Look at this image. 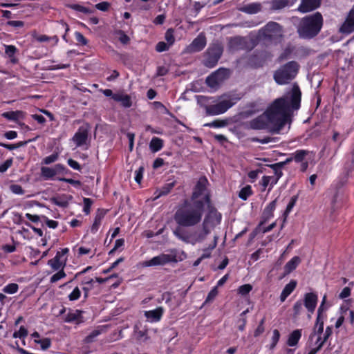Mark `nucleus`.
<instances>
[{
	"mask_svg": "<svg viewBox=\"0 0 354 354\" xmlns=\"http://www.w3.org/2000/svg\"><path fill=\"white\" fill-rule=\"evenodd\" d=\"M301 96L298 85L294 84L290 92L269 105L266 111L271 120V132L279 133L290 121L292 111L299 109L300 106Z\"/></svg>",
	"mask_w": 354,
	"mask_h": 354,
	"instance_id": "nucleus-1",
	"label": "nucleus"
},
{
	"mask_svg": "<svg viewBox=\"0 0 354 354\" xmlns=\"http://www.w3.org/2000/svg\"><path fill=\"white\" fill-rule=\"evenodd\" d=\"M203 212L204 207L201 205L185 203L176 211L174 219L180 225L184 227L194 226L201 221Z\"/></svg>",
	"mask_w": 354,
	"mask_h": 354,
	"instance_id": "nucleus-2",
	"label": "nucleus"
},
{
	"mask_svg": "<svg viewBox=\"0 0 354 354\" xmlns=\"http://www.w3.org/2000/svg\"><path fill=\"white\" fill-rule=\"evenodd\" d=\"M323 24L322 16L319 12L304 17L298 26V33L301 37L311 38L320 31Z\"/></svg>",
	"mask_w": 354,
	"mask_h": 354,
	"instance_id": "nucleus-3",
	"label": "nucleus"
},
{
	"mask_svg": "<svg viewBox=\"0 0 354 354\" xmlns=\"http://www.w3.org/2000/svg\"><path fill=\"white\" fill-rule=\"evenodd\" d=\"M298 70L296 62H289L274 71L273 78L278 84H286L296 77Z\"/></svg>",
	"mask_w": 354,
	"mask_h": 354,
	"instance_id": "nucleus-4",
	"label": "nucleus"
},
{
	"mask_svg": "<svg viewBox=\"0 0 354 354\" xmlns=\"http://www.w3.org/2000/svg\"><path fill=\"white\" fill-rule=\"evenodd\" d=\"M221 221V215L216 212H211L205 218L201 230L195 232L192 237V243L203 241L209 234L212 229L218 224Z\"/></svg>",
	"mask_w": 354,
	"mask_h": 354,
	"instance_id": "nucleus-5",
	"label": "nucleus"
},
{
	"mask_svg": "<svg viewBox=\"0 0 354 354\" xmlns=\"http://www.w3.org/2000/svg\"><path fill=\"white\" fill-rule=\"evenodd\" d=\"M208 185V180L205 177H201L198 179L192 196L193 203L201 205L203 207L205 205H209L210 200Z\"/></svg>",
	"mask_w": 354,
	"mask_h": 354,
	"instance_id": "nucleus-6",
	"label": "nucleus"
},
{
	"mask_svg": "<svg viewBox=\"0 0 354 354\" xmlns=\"http://www.w3.org/2000/svg\"><path fill=\"white\" fill-rule=\"evenodd\" d=\"M182 256H185L183 252H182L180 255H178L176 250H171L168 254H160V255L154 257L149 261H144L142 263V266L143 267H150L163 266L171 262L176 263L183 259Z\"/></svg>",
	"mask_w": 354,
	"mask_h": 354,
	"instance_id": "nucleus-7",
	"label": "nucleus"
},
{
	"mask_svg": "<svg viewBox=\"0 0 354 354\" xmlns=\"http://www.w3.org/2000/svg\"><path fill=\"white\" fill-rule=\"evenodd\" d=\"M282 33L281 26L276 22L270 21L259 30V37L270 41H277L282 37Z\"/></svg>",
	"mask_w": 354,
	"mask_h": 354,
	"instance_id": "nucleus-8",
	"label": "nucleus"
},
{
	"mask_svg": "<svg viewBox=\"0 0 354 354\" xmlns=\"http://www.w3.org/2000/svg\"><path fill=\"white\" fill-rule=\"evenodd\" d=\"M223 53V48L219 44L210 46L205 53V65L212 68L214 66L220 59Z\"/></svg>",
	"mask_w": 354,
	"mask_h": 354,
	"instance_id": "nucleus-9",
	"label": "nucleus"
},
{
	"mask_svg": "<svg viewBox=\"0 0 354 354\" xmlns=\"http://www.w3.org/2000/svg\"><path fill=\"white\" fill-rule=\"evenodd\" d=\"M246 128L259 130L269 128L271 131V120L267 112L250 120L246 124Z\"/></svg>",
	"mask_w": 354,
	"mask_h": 354,
	"instance_id": "nucleus-10",
	"label": "nucleus"
},
{
	"mask_svg": "<svg viewBox=\"0 0 354 354\" xmlns=\"http://www.w3.org/2000/svg\"><path fill=\"white\" fill-rule=\"evenodd\" d=\"M230 75V72L228 69L220 68L207 77L206 83L212 88L216 87L228 78Z\"/></svg>",
	"mask_w": 354,
	"mask_h": 354,
	"instance_id": "nucleus-11",
	"label": "nucleus"
},
{
	"mask_svg": "<svg viewBox=\"0 0 354 354\" xmlns=\"http://www.w3.org/2000/svg\"><path fill=\"white\" fill-rule=\"evenodd\" d=\"M234 103L229 98H225L221 100L218 103L207 106L205 107L206 112L208 115H219L225 112L230 109Z\"/></svg>",
	"mask_w": 354,
	"mask_h": 354,
	"instance_id": "nucleus-12",
	"label": "nucleus"
},
{
	"mask_svg": "<svg viewBox=\"0 0 354 354\" xmlns=\"http://www.w3.org/2000/svg\"><path fill=\"white\" fill-rule=\"evenodd\" d=\"M206 46V37L203 33L199 34L185 49L186 53H194L202 50Z\"/></svg>",
	"mask_w": 354,
	"mask_h": 354,
	"instance_id": "nucleus-13",
	"label": "nucleus"
},
{
	"mask_svg": "<svg viewBox=\"0 0 354 354\" xmlns=\"http://www.w3.org/2000/svg\"><path fill=\"white\" fill-rule=\"evenodd\" d=\"M88 136V127L87 126L80 127L78 131L73 137V141L77 147H80L86 144Z\"/></svg>",
	"mask_w": 354,
	"mask_h": 354,
	"instance_id": "nucleus-14",
	"label": "nucleus"
},
{
	"mask_svg": "<svg viewBox=\"0 0 354 354\" xmlns=\"http://www.w3.org/2000/svg\"><path fill=\"white\" fill-rule=\"evenodd\" d=\"M317 303V296L313 292L306 293L304 295V304L309 314L308 315V319L311 318V314L313 313Z\"/></svg>",
	"mask_w": 354,
	"mask_h": 354,
	"instance_id": "nucleus-15",
	"label": "nucleus"
},
{
	"mask_svg": "<svg viewBox=\"0 0 354 354\" xmlns=\"http://www.w3.org/2000/svg\"><path fill=\"white\" fill-rule=\"evenodd\" d=\"M339 31L344 34H350L354 31V8L349 12Z\"/></svg>",
	"mask_w": 354,
	"mask_h": 354,
	"instance_id": "nucleus-16",
	"label": "nucleus"
},
{
	"mask_svg": "<svg viewBox=\"0 0 354 354\" xmlns=\"http://www.w3.org/2000/svg\"><path fill=\"white\" fill-rule=\"evenodd\" d=\"M64 167L61 165H56L53 167H42L41 168V176L46 178H51L57 174L62 172Z\"/></svg>",
	"mask_w": 354,
	"mask_h": 354,
	"instance_id": "nucleus-17",
	"label": "nucleus"
},
{
	"mask_svg": "<svg viewBox=\"0 0 354 354\" xmlns=\"http://www.w3.org/2000/svg\"><path fill=\"white\" fill-rule=\"evenodd\" d=\"M319 5L320 0H302L298 10L301 12H308L317 8Z\"/></svg>",
	"mask_w": 354,
	"mask_h": 354,
	"instance_id": "nucleus-18",
	"label": "nucleus"
},
{
	"mask_svg": "<svg viewBox=\"0 0 354 354\" xmlns=\"http://www.w3.org/2000/svg\"><path fill=\"white\" fill-rule=\"evenodd\" d=\"M324 310V305L322 304L317 310V317L313 329V335H320L324 331V319L322 317Z\"/></svg>",
	"mask_w": 354,
	"mask_h": 354,
	"instance_id": "nucleus-19",
	"label": "nucleus"
},
{
	"mask_svg": "<svg viewBox=\"0 0 354 354\" xmlns=\"http://www.w3.org/2000/svg\"><path fill=\"white\" fill-rule=\"evenodd\" d=\"M113 99L116 102H120L121 104L125 108H129L132 105L131 97L124 92H118L114 93L113 95Z\"/></svg>",
	"mask_w": 354,
	"mask_h": 354,
	"instance_id": "nucleus-20",
	"label": "nucleus"
},
{
	"mask_svg": "<svg viewBox=\"0 0 354 354\" xmlns=\"http://www.w3.org/2000/svg\"><path fill=\"white\" fill-rule=\"evenodd\" d=\"M66 259H62L60 258V254H56L55 257L50 259L48 264L54 270H58L59 269L63 270L66 266Z\"/></svg>",
	"mask_w": 354,
	"mask_h": 354,
	"instance_id": "nucleus-21",
	"label": "nucleus"
},
{
	"mask_svg": "<svg viewBox=\"0 0 354 354\" xmlns=\"http://www.w3.org/2000/svg\"><path fill=\"white\" fill-rule=\"evenodd\" d=\"M301 263V259L295 256L292 257L289 261H288L283 267L284 273L283 277L289 274L293 270H295L298 265Z\"/></svg>",
	"mask_w": 354,
	"mask_h": 354,
	"instance_id": "nucleus-22",
	"label": "nucleus"
},
{
	"mask_svg": "<svg viewBox=\"0 0 354 354\" xmlns=\"http://www.w3.org/2000/svg\"><path fill=\"white\" fill-rule=\"evenodd\" d=\"M297 286V281L291 280L288 284L286 285L280 295V300L283 302L293 292Z\"/></svg>",
	"mask_w": 354,
	"mask_h": 354,
	"instance_id": "nucleus-23",
	"label": "nucleus"
},
{
	"mask_svg": "<svg viewBox=\"0 0 354 354\" xmlns=\"http://www.w3.org/2000/svg\"><path fill=\"white\" fill-rule=\"evenodd\" d=\"M106 213V211L104 210V209H99L97 212L94 222H93V223L91 226V232L93 233H95L98 230L99 227L101 224V221L104 218Z\"/></svg>",
	"mask_w": 354,
	"mask_h": 354,
	"instance_id": "nucleus-24",
	"label": "nucleus"
},
{
	"mask_svg": "<svg viewBox=\"0 0 354 354\" xmlns=\"http://www.w3.org/2000/svg\"><path fill=\"white\" fill-rule=\"evenodd\" d=\"M145 315L151 322H158L162 315V309L158 308L153 310L146 311Z\"/></svg>",
	"mask_w": 354,
	"mask_h": 354,
	"instance_id": "nucleus-25",
	"label": "nucleus"
},
{
	"mask_svg": "<svg viewBox=\"0 0 354 354\" xmlns=\"http://www.w3.org/2000/svg\"><path fill=\"white\" fill-rule=\"evenodd\" d=\"M32 35L34 39L39 42H47L53 41L54 42V45H56L59 41L57 36L48 37L45 35H39L36 32H32Z\"/></svg>",
	"mask_w": 354,
	"mask_h": 354,
	"instance_id": "nucleus-26",
	"label": "nucleus"
},
{
	"mask_svg": "<svg viewBox=\"0 0 354 354\" xmlns=\"http://www.w3.org/2000/svg\"><path fill=\"white\" fill-rule=\"evenodd\" d=\"M301 336V330H293L289 335L287 344L290 346H295L297 344L299 339Z\"/></svg>",
	"mask_w": 354,
	"mask_h": 354,
	"instance_id": "nucleus-27",
	"label": "nucleus"
},
{
	"mask_svg": "<svg viewBox=\"0 0 354 354\" xmlns=\"http://www.w3.org/2000/svg\"><path fill=\"white\" fill-rule=\"evenodd\" d=\"M2 116L9 120L17 121L24 117V113L21 111H9L2 113Z\"/></svg>",
	"mask_w": 354,
	"mask_h": 354,
	"instance_id": "nucleus-28",
	"label": "nucleus"
},
{
	"mask_svg": "<svg viewBox=\"0 0 354 354\" xmlns=\"http://www.w3.org/2000/svg\"><path fill=\"white\" fill-rule=\"evenodd\" d=\"M72 198V196H64L59 197H53L50 199L51 202L57 206L66 207L68 205V201Z\"/></svg>",
	"mask_w": 354,
	"mask_h": 354,
	"instance_id": "nucleus-29",
	"label": "nucleus"
},
{
	"mask_svg": "<svg viewBox=\"0 0 354 354\" xmlns=\"http://www.w3.org/2000/svg\"><path fill=\"white\" fill-rule=\"evenodd\" d=\"M322 333H323V332L320 335L317 334V335H313V333L312 335H310V338L313 339L314 337H316V343L320 342V343H322V344L324 345L325 342L328 339V338L332 333L331 328L327 327L326 328V330H325V333H324V335L323 337H322Z\"/></svg>",
	"mask_w": 354,
	"mask_h": 354,
	"instance_id": "nucleus-30",
	"label": "nucleus"
},
{
	"mask_svg": "<svg viewBox=\"0 0 354 354\" xmlns=\"http://www.w3.org/2000/svg\"><path fill=\"white\" fill-rule=\"evenodd\" d=\"M163 140L159 138L154 137L151 139L149 148L152 152H157L162 149Z\"/></svg>",
	"mask_w": 354,
	"mask_h": 354,
	"instance_id": "nucleus-31",
	"label": "nucleus"
},
{
	"mask_svg": "<svg viewBox=\"0 0 354 354\" xmlns=\"http://www.w3.org/2000/svg\"><path fill=\"white\" fill-rule=\"evenodd\" d=\"M82 312L80 310H76L70 311L65 317V322H72L75 321H79L81 317Z\"/></svg>",
	"mask_w": 354,
	"mask_h": 354,
	"instance_id": "nucleus-32",
	"label": "nucleus"
},
{
	"mask_svg": "<svg viewBox=\"0 0 354 354\" xmlns=\"http://www.w3.org/2000/svg\"><path fill=\"white\" fill-rule=\"evenodd\" d=\"M261 10V5L259 3L249 4L243 8V10L249 14H254Z\"/></svg>",
	"mask_w": 354,
	"mask_h": 354,
	"instance_id": "nucleus-33",
	"label": "nucleus"
},
{
	"mask_svg": "<svg viewBox=\"0 0 354 354\" xmlns=\"http://www.w3.org/2000/svg\"><path fill=\"white\" fill-rule=\"evenodd\" d=\"M176 185V181H172V182H170V183H168L167 184H165L160 190H159V193L158 194V196H156V198H158L161 196H163V195H167L168 194L171 190L173 189V187L175 186Z\"/></svg>",
	"mask_w": 354,
	"mask_h": 354,
	"instance_id": "nucleus-34",
	"label": "nucleus"
},
{
	"mask_svg": "<svg viewBox=\"0 0 354 354\" xmlns=\"http://www.w3.org/2000/svg\"><path fill=\"white\" fill-rule=\"evenodd\" d=\"M270 167L274 169V174L276 175V178L273 177V180L271 182V186L272 187L274 185L277 183L279 179L282 176V172L280 170V167H281V165H279V163H278V164L272 165Z\"/></svg>",
	"mask_w": 354,
	"mask_h": 354,
	"instance_id": "nucleus-35",
	"label": "nucleus"
},
{
	"mask_svg": "<svg viewBox=\"0 0 354 354\" xmlns=\"http://www.w3.org/2000/svg\"><path fill=\"white\" fill-rule=\"evenodd\" d=\"M289 0H273L272 1V8L274 10H279L286 7L288 4Z\"/></svg>",
	"mask_w": 354,
	"mask_h": 354,
	"instance_id": "nucleus-36",
	"label": "nucleus"
},
{
	"mask_svg": "<svg viewBox=\"0 0 354 354\" xmlns=\"http://www.w3.org/2000/svg\"><path fill=\"white\" fill-rule=\"evenodd\" d=\"M277 200L272 201L264 210L265 216L268 218L273 215V211L276 207Z\"/></svg>",
	"mask_w": 354,
	"mask_h": 354,
	"instance_id": "nucleus-37",
	"label": "nucleus"
},
{
	"mask_svg": "<svg viewBox=\"0 0 354 354\" xmlns=\"http://www.w3.org/2000/svg\"><path fill=\"white\" fill-rule=\"evenodd\" d=\"M252 189L250 185H247L242 188L239 194V196L245 201L248 196H250L252 194Z\"/></svg>",
	"mask_w": 354,
	"mask_h": 354,
	"instance_id": "nucleus-38",
	"label": "nucleus"
},
{
	"mask_svg": "<svg viewBox=\"0 0 354 354\" xmlns=\"http://www.w3.org/2000/svg\"><path fill=\"white\" fill-rule=\"evenodd\" d=\"M216 243H217L216 238V236H214L211 240V242H210V244H209L208 248L205 250V252L202 254L201 258H202V259H203L205 258L209 257L210 256L209 250L214 249L216 247Z\"/></svg>",
	"mask_w": 354,
	"mask_h": 354,
	"instance_id": "nucleus-39",
	"label": "nucleus"
},
{
	"mask_svg": "<svg viewBox=\"0 0 354 354\" xmlns=\"http://www.w3.org/2000/svg\"><path fill=\"white\" fill-rule=\"evenodd\" d=\"M308 154V151L305 150H299L294 153L293 159L296 162H301L304 160L305 156Z\"/></svg>",
	"mask_w": 354,
	"mask_h": 354,
	"instance_id": "nucleus-40",
	"label": "nucleus"
},
{
	"mask_svg": "<svg viewBox=\"0 0 354 354\" xmlns=\"http://www.w3.org/2000/svg\"><path fill=\"white\" fill-rule=\"evenodd\" d=\"M297 199V196H293L291 198L290 201L289 202V203L287 205L286 209L284 212V216H285L284 220H286L288 214L291 212L292 207L295 206Z\"/></svg>",
	"mask_w": 354,
	"mask_h": 354,
	"instance_id": "nucleus-41",
	"label": "nucleus"
},
{
	"mask_svg": "<svg viewBox=\"0 0 354 354\" xmlns=\"http://www.w3.org/2000/svg\"><path fill=\"white\" fill-rule=\"evenodd\" d=\"M18 288L17 283H10L4 287L3 292L8 294H13L18 290Z\"/></svg>",
	"mask_w": 354,
	"mask_h": 354,
	"instance_id": "nucleus-42",
	"label": "nucleus"
},
{
	"mask_svg": "<svg viewBox=\"0 0 354 354\" xmlns=\"http://www.w3.org/2000/svg\"><path fill=\"white\" fill-rule=\"evenodd\" d=\"M115 34L118 37L120 41L124 44H127L129 41V37L122 30L116 31Z\"/></svg>",
	"mask_w": 354,
	"mask_h": 354,
	"instance_id": "nucleus-43",
	"label": "nucleus"
},
{
	"mask_svg": "<svg viewBox=\"0 0 354 354\" xmlns=\"http://www.w3.org/2000/svg\"><path fill=\"white\" fill-rule=\"evenodd\" d=\"M252 289V287L250 284H244L239 288L238 292L241 295H245L248 294Z\"/></svg>",
	"mask_w": 354,
	"mask_h": 354,
	"instance_id": "nucleus-44",
	"label": "nucleus"
},
{
	"mask_svg": "<svg viewBox=\"0 0 354 354\" xmlns=\"http://www.w3.org/2000/svg\"><path fill=\"white\" fill-rule=\"evenodd\" d=\"M10 191L15 194L22 195L24 194V191L21 185L13 184L10 186Z\"/></svg>",
	"mask_w": 354,
	"mask_h": 354,
	"instance_id": "nucleus-45",
	"label": "nucleus"
},
{
	"mask_svg": "<svg viewBox=\"0 0 354 354\" xmlns=\"http://www.w3.org/2000/svg\"><path fill=\"white\" fill-rule=\"evenodd\" d=\"M165 38L169 46L174 44L175 38L173 34V30L171 29H169L167 30Z\"/></svg>",
	"mask_w": 354,
	"mask_h": 354,
	"instance_id": "nucleus-46",
	"label": "nucleus"
},
{
	"mask_svg": "<svg viewBox=\"0 0 354 354\" xmlns=\"http://www.w3.org/2000/svg\"><path fill=\"white\" fill-rule=\"evenodd\" d=\"M66 277V273L64 272L63 270H60L58 272L53 274L50 278V282L55 283L59 279L64 278Z\"/></svg>",
	"mask_w": 354,
	"mask_h": 354,
	"instance_id": "nucleus-47",
	"label": "nucleus"
},
{
	"mask_svg": "<svg viewBox=\"0 0 354 354\" xmlns=\"http://www.w3.org/2000/svg\"><path fill=\"white\" fill-rule=\"evenodd\" d=\"M27 335L28 330L24 326H21L19 330L18 331L15 332L13 334V337L15 338H22L26 337Z\"/></svg>",
	"mask_w": 354,
	"mask_h": 354,
	"instance_id": "nucleus-48",
	"label": "nucleus"
},
{
	"mask_svg": "<svg viewBox=\"0 0 354 354\" xmlns=\"http://www.w3.org/2000/svg\"><path fill=\"white\" fill-rule=\"evenodd\" d=\"M279 337H280V333H279V330L277 329H274L273 330V335H272V344L270 346V348L272 349L275 347V346L277 345V344L279 339Z\"/></svg>",
	"mask_w": 354,
	"mask_h": 354,
	"instance_id": "nucleus-49",
	"label": "nucleus"
},
{
	"mask_svg": "<svg viewBox=\"0 0 354 354\" xmlns=\"http://www.w3.org/2000/svg\"><path fill=\"white\" fill-rule=\"evenodd\" d=\"M5 48H6V50H5L6 54L9 57L12 58L17 51L16 47L12 45H6V46H5Z\"/></svg>",
	"mask_w": 354,
	"mask_h": 354,
	"instance_id": "nucleus-50",
	"label": "nucleus"
},
{
	"mask_svg": "<svg viewBox=\"0 0 354 354\" xmlns=\"http://www.w3.org/2000/svg\"><path fill=\"white\" fill-rule=\"evenodd\" d=\"M70 8H71L72 9H73L75 10L82 12L84 13H91V12L88 8L84 7L82 6L78 5V4L71 5Z\"/></svg>",
	"mask_w": 354,
	"mask_h": 354,
	"instance_id": "nucleus-51",
	"label": "nucleus"
},
{
	"mask_svg": "<svg viewBox=\"0 0 354 354\" xmlns=\"http://www.w3.org/2000/svg\"><path fill=\"white\" fill-rule=\"evenodd\" d=\"M272 180H273L272 176H265L262 178L261 181V185L263 187V191H264L266 189V188L267 187V186L269 184L271 185V182Z\"/></svg>",
	"mask_w": 354,
	"mask_h": 354,
	"instance_id": "nucleus-52",
	"label": "nucleus"
},
{
	"mask_svg": "<svg viewBox=\"0 0 354 354\" xmlns=\"http://www.w3.org/2000/svg\"><path fill=\"white\" fill-rule=\"evenodd\" d=\"M35 342L36 343H39L41 345V347L43 350H46L50 347V341L48 338L43 339L41 340L35 339Z\"/></svg>",
	"mask_w": 354,
	"mask_h": 354,
	"instance_id": "nucleus-53",
	"label": "nucleus"
},
{
	"mask_svg": "<svg viewBox=\"0 0 354 354\" xmlns=\"http://www.w3.org/2000/svg\"><path fill=\"white\" fill-rule=\"evenodd\" d=\"M12 164V159H8L3 163L0 165V172H5Z\"/></svg>",
	"mask_w": 354,
	"mask_h": 354,
	"instance_id": "nucleus-54",
	"label": "nucleus"
},
{
	"mask_svg": "<svg viewBox=\"0 0 354 354\" xmlns=\"http://www.w3.org/2000/svg\"><path fill=\"white\" fill-rule=\"evenodd\" d=\"M218 295V290L216 287H214L208 294L205 303L212 301Z\"/></svg>",
	"mask_w": 354,
	"mask_h": 354,
	"instance_id": "nucleus-55",
	"label": "nucleus"
},
{
	"mask_svg": "<svg viewBox=\"0 0 354 354\" xmlns=\"http://www.w3.org/2000/svg\"><path fill=\"white\" fill-rule=\"evenodd\" d=\"M170 46L168 44L165 43L164 41H160L157 44L156 46V50L158 52H163L167 50Z\"/></svg>",
	"mask_w": 354,
	"mask_h": 354,
	"instance_id": "nucleus-56",
	"label": "nucleus"
},
{
	"mask_svg": "<svg viewBox=\"0 0 354 354\" xmlns=\"http://www.w3.org/2000/svg\"><path fill=\"white\" fill-rule=\"evenodd\" d=\"M93 203V201L88 198H84V212L86 214H88L90 213V209H91V206Z\"/></svg>",
	"mask_w": 354,
	"mask_h": 354,
	"instance_id": "nucleus-57",
	"label": "nucleus"
},
{
	"mask_svg": "<svg viewBox=\"0 0 354 354\" xmlns=\"http://www.w3.org/2000/svg\"><path fill=\"white\" fill-rule=\"evenodd\" d=\"M101 331L99 330H95L91 332L88 336L86 337L85 341L87 343L93 342V339L100 334Z\"/></svg>",
	"mask_w": 354,
	"mask_h": 354,
	"instance_id": "nucleus-58",
	"label": "nucleus"
},
{
	"mask_svg": "<svg viewBox=\"0 0 354 354\" xmlns=\"http://www.w3.org/2000/svg\"><path fill=\"white\" fill-rule=\"evenodd\" d=\"M80 290L76 287L73 292L69 295L68 298L71 301L76 300L80 297Z\"/></svg>",
	"mask_w": 354,
	"mask_h": 354,
	"instance_id": "nucleus-59",
	"label": "nucleus"
},
{
	"mask_svg": "<svg viewBox=\"0 0 354 354\" xmlns=\"http://www.w3.org/2000/svg\"><path fill=\"white\" fill-rule=\"evenodd\" d=\"M58 158V155L57 153L55 154H52L49 156H47L46 157L44 160H43V162L46 165H49L52 162H54L55 161L57 160Z\"/></svg>",
	"mask_w": 354,
	"mask_h": 354,
	"instance_id": "nucleus-60",
	"label": "nucleus"
},
{
	"mask_svg": "<svg viewBox=\"0 0 354 354\" xmlns=\"http://www.w3.org/2000/svg\"><path fill=\"white\" fill-rule=\"evenodd\" d=\"M302 308H303L302 302L301 301H297L293 306L295 315L297 316L298 315H299Z\"/></svg>",
	"mask_w": 354,
	"mask_h": 354,
	"instance_id": "nucleus-61",
	"label": "nucleus"
},
{
	"mask_svg": "<svg viewBox=\"0 0 354 354\" xmlns=\"http://www.w3.org/2000/svg\"><path fill=\"white\" fill-rule=\"evenodd\" d=\"M110 7V3L103 1L95 5V8L102 11H106Z\"/></svg>",
	"mask_w": 354,
	"mask_h": 354,
	"instance_id": "nucleus-62",
	"label": "nucleus"
},
{
	"mask_svg": "<svg viewBox=\"0 0 354 354\" xmlns=\"http://www.w3.org/2000/svg\"><path fill=\"white\" fill-rule=\"evenodd\" d=\"M75 38H76V40L79 43H80L82 45L85 46L87 44V40L82 33H80L79 32H75Z\"/></svg>",
	"mask_w": 354,
	"mask_h": 354,
	"instance_id": "nucleus-63",
	"label": "nucleus"
},
{
	"mask_svg": "<svg viewBox=\"0 0 354 354\" xmlns=\"http://www.w3.org/2000/svg\"><path fill=\"white\" fill-rule=\"evenodd\" d=\"M143 171L144 168L142 167H140L136 171L135 180L139 184L141 183V180L142 178Z\"/></svg>",
	"mask_w": 354,
	"mask_h": 354,
	"instance_id": "nucleus-64",
	"label": "nucleus"
}]
</instances>
